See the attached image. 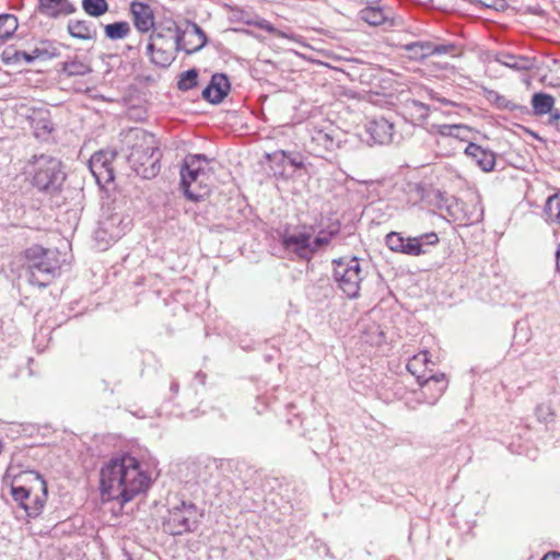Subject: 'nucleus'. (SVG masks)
Masks as SVG:
<instances>
[{
  "label": "nucleus",
  "mask_w": 560,
  "mask_h": 560,
  "mask_svg": "<svg viewBox=\"0 0 560 560\" xmlns=\"http://www.w3.org/2000/svg\"><path fill=\"white\" fill-rule=\"evenodd\" d=\"M150 483L151 477L140 462L130 455L113 457L100 472L102 495L106 500H118L122 504L145 492Z\"/></svg>",
  "instance_id": "1"
},
{
  "label": "nucleus",
  "mask_w": 560,
  "mask_h": 560,
  "mask_svg": "<svg viewBox=\"0 0 560 560\" xmlns=\"http://www.w3.org/2000/svg\"><path fill=\"white\" fill-rule=\"evenodd\" d=\"M27 174L34 187L50 195L58 192L66 179L61 162L48 154L34 155L28 161Z\"/></svg>",
  "instance_id": "2"
},
{
  "label": "nucleus",
  "mask_w": 560,
  "mask_h": 560,
  "mask_svg": "<svg viewBox=\"0 0 560 560\" xmlns=\"http://www.w3.org/2000/svg\"><path fill=\"white\" fill-rule=\"evenodd\" d=\"M137 142L131 147L127 156L128 163L137 175L142 178L155 177L161 168V152L152 135L144 131H136Z\"/></svg>",
  "instance_id": "3"
},
{
  "label": "nucleus",
  "mask_w": 560,
  "mask_h": 560,
  "mask_svg": "<svg viewBox=\"0 0 560 560\" xmlns=\"http://www.w3.org/2000/svg\"><path fill=\"white\" fill-rule=\"evenodd\" d=\"M28 281L42 289L47 288L59 275L60 262L57 252L34 245L25 250Z\"/></svg>",
  "instance_id": "4"
},
{
  "label": "nucleus",
  "mask_w": 560,
  "mask_h": 560,
  "mask_svg": "<svg viewBox=\"0 0 560 560\" xmlns=\"http://www.w3.org/2000/svg\"><path fill=\"white\" fill-rule=\"evenodd\" d=\"M132 220L129 215L115 208L107 207L103 209L102 217L94 231V240L100 249H106L113 242L118 241L130 230Z\"/></svg>",
  "instance_id": "5"
},
{
  "label": "nucleus",
  "mask_w": 560,
  "mask_h": 560,
  "mask_svg": "<svg viewBox=\"0 0 560 560\" xmlns=\"http://www.w3.org/2000/svg\"><path fill=\"white\" fill-rule=\"evenodd\" d=\"M201 516L202 513L195 503L182 500L170 508L168 515L163 522V529L173 536L194 532Z\"/></svg>",
  "instance_id": "6"
},
{
  "label": "nucleus",
  "mask_w": 560,
  "mask_h": 560,
  "mask_svg": "<svg viewBox=\"0 0 560 560\" xmlns=\"http://www.w3.org/2000/svg\"><path fill=\"white\" fill-rule=\"evenodd\" d=\"M334 279L338 288L349 298L359 296L360 283L363 280L360 260L357 257H341L335 259Z\"/></svg>",
  "instance_id": "7"
},
{
  "label": "nucleus",
  "mask_w": 560,
  "mask_h": 560,
  "mask_svg": "<svg viewBox=\"0 0 560 560\" xmlns=\"http://www.w3.org/2000/svg\"><path fill=\"white\" fill-rule=\"evenodd\" d=\"M313 232V226L285 228L280 233V243L287 253L303 260H311L315 255L312 244Z\"/></svg>",
  "instance_id": "8"
},
{
  "label": "nucleus",
  "mask_w": 560,
  "mask_h": 560,
  "mask_svg": "<svg viewBox=\"0 0 560 560\" xmlns=\"http://www.w3.org/2000/svg\"><path fill=\"white\" fill-rule=\"evenodd\" d=\"M311 138V150L316 155L325 152H332L342 142V131L331 121H322L313 125L308 130Z\"/></svg>",
  "instance_id": "9"
},
{
  "label": "nucleus",
  "mask_w": 560,
  "mask_h": 560,
  "mask_svg": "<svg viewBox=\"0 0 560 560\" xmlns=\"http://www.w3.org/2000/svg\"><path fill=\"white\" fill-rule=\"evenodd\" d=\"M167 32L172 33L171 40L174 43L175 48L184 50L187 55L199 51L207 44L206 33L196 23L189 24L184 32H180L173 22L167 27Z\"/></svg>",
  "instance_id": "10"
},
{
  "label": "nucleus",
  "mask_w": 560,
  "mask_h": 560,
  "mask_svg": "<svg viewBox=\"0 0 560 560\" xmlns=\"http://www.w3.org/2000/svg\"><path fill=\"white\" fill-rule=\"evenodd\" d=\"M207 179L206 171L190 172L184 166L180 167V186L189 200L198 201L208 195Z\"/></svg>",
  "instance_id": "11"
},
{
  "label": "nucleus",
  "mask_w": 560,
  "mask_h": 560,
  "mask_svg": "<svg viewBox=\"0 0 560 560\" xmlns=\"http://www.w3.org/2000/svg\"><path fill=\"white\" fill-rule=\"evenodd\" d=\"M115 156L116 152L114 151H100L91 156L89 167L100 185L114 180L115 175L112 163Z\"/></svg>",
  "instance_id": "12"
},
{
  "label": "nucleus",
  "mask_w": 560,
  "mask_h": 560,
  "mask_svg": "<svg viewBox=\"0 0 560 560\" xmlns=\"http://www.w3.org/2000/svg\"><path fill=\"white\" fill-rule=\"evenodd\" d=\"M434 363L429 358L428 351H421L415 354L407 363V370L416 376L417 381L422 380L424 382L425 390L430 389L432 385H436L438 378L433 377Z\"/></svg>",
  "instance_id": "13"
},
{
  "label": "nucleus",
  "mask_w": 560,
  "mask_h": 560,
  "mask_svg": "<svg viewBox=\"0 0 560 560\" xmlns=\"http://www.w3.org/2000/svg\"><path fill=\"white\" fill-rule=\"evenodd\" d=\"M231 83L226 74L214 73L202 91V97L211 104H220L229 94Z\"/></svg>",
  "instance_id": "14"
},
{
  "label": "nucleus",
  "mask_w": 560,
  "mask_h": 560,
  "mask_svg": "<svg viewBox=\"0 0 560 560\" xmlns=\"http://www.w3.org/2000/svg\"><path fill=\"white\" fill-rule=\"evenodd\" d=\"M366 132L374 143L388 144L394 140V124L384 117L375 118L366 125Z\"/></svg>",
  "instance_id": "15"
},
{
  "label": "nucleus",
  "mask_w": 560,
  "mask_h": 560,
  "mask_svg": "<svg viewBox=\"0 0 560 560\" xmlns=\"http://www.w3.org/2000/svg\"><path fill=\"white\" fill-rule=\"evenodd\" d=\"M130 13L139 32L148 33L154 26V14L149 4L135 0L130 4Z\"/></svg>",
  "instance_id": "16"
},
{
  "label": "nucleus",
  "mask_w": 560,
  "mask_h": 560,
  "mask_svg": "<svg viewBox=\"0 0 560 560\" xmlns=\"http://www.w3.org/2000/svg\"><path fill=\"white\" fill-rule=\"evenodd\" d=\"M465 154L485 172H490L495 165V154L482 148L481 145L469 142L465 149Z\"/></svg>",
  "instance_id": "17"
},
{
  "label": "nucleus",
  "mask_w": 560,
  "mask_h": 560,
  "mask_svg": "<svg viewBox=\"0 0 560 560\" xmlns=\"http://www.w3.org/2000/svg\"><path fill=\"white\" fill-rule=\"evenodd\" d=\"M40 13L58 19L75 12L77 8L69 0H38Z\"/></svg>",
  "instance_id": "18"
},
{
  "label": "nucleus",
  "mask_w": 560,
  "mask_h": 560,
  "mask_svg": "<svg viewBox=\"0 0 560 560\" xmlns=\"http://www.w3.org/2000/svg\"><path fill=\"white\" fill-rule=\"evenodd\" d=\"M433 377L438 378L436 385H432L428 390L424 388L423 378L417 381L421 387L420 395L422 400L431 406L436 404L447 388V381L444 373H433Z\"/></svg>",
  "instance_id": "19"
},
{
  "label": "nucleus",
  "mask_w": 560,
  "mask_h": 560,
  "mask_svg": "<svg viewBox=\"0 0 560 560\" xmlns=\"http://www.w3.org/2000/svg\"><path fill=\"white\" fill-rule=\"evenodd\" d=\"M28 475L38 482L42 490V495H36L27 505L24 506V511L28 517L38 516L46 503L47 498V483L44 478L36 471H30Z\"/></svg>",
  "instance_id": "20"
},
{
  "label": "nucleus",
  "mask_w": 560,
  "mask_h": 560,
  "mask_svg": "<svg viewBox=\"0 0 560 560\" xmlns=\"http://www.w3.org/2000/svg\"><path fill=\"white\" fill-rule=\"evenodd\" d=\"M68 32L70 36L78 39H94L97 36V28L91 21L70 20L68 22Z\"/></svg>",
  "instance_id": "21"
},
{
  "label": "nucleus",
  "mask_w": 560,
  "mask_h": 560,
  "mask_svg": "<svg viewBox=\"0 0 560 560\" xmlns=\"http://www.w3.org/2000/svg\"><path fill=\"white\" fill-rule=\"evenodd\" d=\"M497 60L501 65L516 71L530 70L535 67V58L528 56L502 52L498 56Z\"/></svg>",
  "instance_id": "22"
},
{
  "label": "nucleus",
  "mask_w": 560,
  "mask_h": 560,
  "mask_svg": "<svg viewBox=\"0 0 560 560\" xmlns=\"http://www.w3.org/2000/svg\"><path fill=\"white\" fill-rule=\"evenodd\" d=\"M359 15L361 20H363L364 22L372 26L382 25L388 19L384 9L375 4H369L368 7H365L360 11Z\"/></svg>",
  "instance_id": "23"
},
{
  "label": "nucleus",
  "mask_w": 560,
  "mask_h": 560,
  "mask_svg": "<svg viewBox=\"0 0 560 560\" xmlns=\"http://www.w3.org/2000/svg\"><path fill=\"white\" fill-rule=\"evenodd\" d=\"M429 106L416 101L409 100L404 105L405 115L408 116L413 124L423 121L429 116Z\"/></svg>",
  "instance_id": "24"
},
{
  "label": "nucleus",
  "mask_w": 560,
  "mask_h": 560,
  "mask_svg": "<svg viewBox=\"0 0 560 560\" xmlns=\"http://www.w3.org/2000/svg\"><path fill=\"white\" fill-rule=\"evenodd\" d=\"M532 106L536 116H542L551 113V109L555 106V98L548 93L538 92L532 96Z\"/></svg>",
  "instance_id": "25"
},
{
  "label": "nucleus",
  "mask_w": 560,
  "mask_h": 560,
  "mask_svg": "<svg viewBox=\"0 0 560 560\" xmlns=\"http://www.w3.org/2000/svg\"><path fill=\"white\" fill-rule=\"evenodd\" d=\"M34 135L37 138L49 135L54 129V124L47 112H39L31 118Z\"/></svg>",
  "instance_id": "26"
},
{
  "label": "nucleus",
  "mask_w": 560,
  "mask_h": 560,
  "mask_svg": "<svg viewBox=\"0 0 560 560\" xmlns=\"http://www.w3.org/2000/svg\"><path fill=\"white\" fill-rule=\"evenodd\" d=\"M340 232V224L334 223L328 229H323L315 237H312L314 253L316 254L319 248L327 246L331 240Z\"/></svg>",
  "instance_id": "27"
},
{
  "label": "nucleus",
  "mask_w": 560,
  "mask_h": 560,
  "mask_svg": "<svg viewBox=\"0 0 560 560\" xmlns=\"http://www.w3.org/2000/svg\"><path fill=\"white\" fill-rule=\"evenodd\" d=\"M544 215L548 223L560 225V190L546 200Z\"/></svg>",
  "instance_id": "28"
},
{
  "label": "nucleus",
  "mask_w": 560,
  "mask_h": 560,
  "mask_svg": "<svg viewBox=\"0 0 560 560\" xmlns=\"http://www.w3.org/2000/svg\"><path fill=\"white\" fill-rule=\"evenodd\" d=\"M266 156L270 161V168L272 170L273 175L276 177L287 178L288 175L285 174V165L288 152L280 150L273 153H268Z\"/></svg>",
  "instance_id": "29"
},
{
  "label": "nucleus",
  "mask_w": 560,
  "mask_h": 560,
  "mask_svg": "<svg viewBox=\"0 0 560 560\" xmlns=\"http://www.w3.org/2000/svg\"><path fill=\"white\" fill-rule=\"evenodd\" d=\"M61 71L66 73L68 77H80L92 72V68L88 62L83 60L73 59L65 61L62 63Z\"/></svg>",
  "instance_id": "30"
},
{
  "label": "nucleus",
  "mask_w": 560,
  "mask_h": 560,
  "mask_svg": "<svg viewBox=\"0 0 560 560\" xmlns=\"http://www.w3.org/2000/svg\"><path fill=\"white\" fill-rule=\"evenodd\" d=\"M413 59H423L432 56V42H412L404 46Z\"/></svg>",
  "instance_id": "31"
},
{
  "label": "nucleus",
  "mask_w": 560,
  "mask_h": 560,
  "mask_svg": "<svg viewBox=\"0 0 560 560\" xmlns=\"http://www.w3.org/2000/svg\"><path fill=\"white\" fill-rule=\"evenodd\" d=\"M18 19L13 14L0 15V43L9 39L18 30Z\"/></svg>",
  "instance_id": "32"
},
{
  "label": "nucleus",
  "mask_w": 560,
  "mask_h": 560,
  "mask_svg": "<svg viewBox=\"0 0 560 560\" xmlns=\"http://www.w3.org/2000/svg\"><path fill=\"white\" fill-rule=\"evenodd\" d=\"M105 35L112 40L121 39L126 37L130 32V25L128 22L119 21L105 25Z\"/></svg>",
  "instance_id": "33"
},
{
  "label": "nucleus",
  "mask_w": 560,
  "mask_h": 560,
  "mask_svg": "<svg viewBox=\"0 0 560 560\" xmlns=\"http://www.w3.org/2000/svg\"><path fill=\"white\" fill-rule=\"evenodd\" d=\"M198 70L195 68L182 72L177 81V89L186 92L196 88L198 84Z\"/></svg>",
  "instance_id": "34"
},
{
  "label": "nucleus",
  "mask_w": 560,
  "mask_h": 560,
  "mask_svg": "<svg viewBox=\"0 0 560 560\" xmlns=\"http://www.w3.org/2000/svg\"><path fill=\"white\" fill-rule=\"evenodd\" d=\"M82 9L90 16L98 18L108 11L106 0H82Z\"/></svg>",
  "instance_id": "35"
},
{
  "label": "nucleus",
  "mask_w": 560,
  "mask_h": 560,
  "mask_svg": "<svg viewBox=\"0 0 560 560\" xmlns=\"http://www.w3.org/2000/svg\"><path fill=\"white\" fill-rule=\"evenodd\" d=\"M208 162L209 160L205 154H188L184 159L182 166L186 167V170H190V172L206 171L205 166Z\"/></svg>",
  "instance_id": "36"
},
{
  "label": "nucleus",
  "mask_w": 560,
  "mask_h": 560,
  "mask_svg": "<svg viewBox=\"0 0 560 560\" xmlns=\"http://www.w3.org/2000/svg\"><path fill=\"white\" fill-rule=\"evenodd\" d=\"M2 60L7 65L18 63L21 60H24L26 63L32 62V58L28 56V52L9 49L3 51Z\"/></svg>",
  "instance_id": "37"
},
{
  "label": "nucleus",
  "mask_w": 560,
  "mask_h": 560,
  "mask_svg": "<svg viewBox=\"0 0 560 560\" xmlns=\"http://www.w3.org/2000/svg\"><path fill=\"white\" fill-rule=\"evenodd\" d=\"M401 249V254L409 256H420L428 253V249H421L419 247V241H416L415 237H404Z\"/></svg>",
  "instance_id": "38"
},
{
  "label": "nucleus",
  "mask_w": 560,
  "mask_h": 560,
  "mask_svg": "<svg viewBox=\"0 0 560 560\" xmlns=\"http://www.w3.org/2000/svg\"><path fill=\"white\" fill-rule=\"evenodd\" d=\"M11 495L15 502L24 510L30 502V490L23 486H12Z\"/></svg>",
  "instance_id": "39"
},
{
  "label": "nucleus",
  "mask_w": 560,
  "mask_h": 560,
  "mask_svg": "<svg viewBox=\"0 0 560 560\" xmlns=\"http://www.w3.org/2000/svg\"><path fill=\"white\" fill-rule=\"evenodd\" d=\"M386 246L395 253H401L404 236L398 232H389L385 237Z\"/></svg>",
  "instance_id": "40"
},
{
  "label": "nucleus",
  "mask_w": 560,
  "mask_h": 560,
  "mask_svg": "<svg viewBox=\"0 0 560 560\" xmlns=\"http://www.w3.org/2000/svg\"><path fill=\"white\" fill-rule=\"evenodd\" d=\"M174 57L171 52L166 51L162 47H159L155 54L152 56L151 61L160 67H167L173 61Z\"/></svg>",
  "instance_id": "41"
},
{
  "label": "nucleus",
  "mask_w": 560,
  "mask_h": 560,
  "mask_svg": "<svg viewBox=\"0 0 560 560\" xmlns=\"http://www.w3.org/2000/svg\"><path fill=\"white\" fill-rule=\"evenodd\" d=\"M434 55H457V47L453 43L434 44L432 43V56Z\"/></svg>",
  "instance_id": "42"
},
{
  "label": "nucleus",
  "mask_w": 560,
  "mask_h": 560,
  "mask_svg": "<svg viewBox=\"0 0 560 560\" xmlns=\"http://www.w3.org/2000/svg\"><path fill=\"white\" fill-rule=\"evenodd\" d=\"M494 104L500 109H509L511 112L524 109L523 106L513 103L512 101L508 100L505 96L499 95L498 93H494Z\"/></svg>",
  "instance_id": "43"
},
{
  "label": "nucleus",
  "mask_w": 560,
  "mask_h": 560,
  "mask_svg": "<svg viewBox=\"0 0 560 560\" xmlns=\"http://www.w3.org/2000/svg\"><path fill=\"white\" fill-rule=\"evenodd\" d=\"M416 241H419V247L421 249H428L429 246L436 245L439 243V236L435 232L424 233L419 236H415Z\"/></svg>",
  "instance_id": "44"
},
{
  "label": "nucleus",
  "mask_w": 560,
  "mask_h": 560,
  "mask_svg": "<svg viewBox=\"0 0 560 560\" xmlns=\"http://www.w3.org/2000/svg\"><path fill=\"white\" fill-rule=\"evenodd\" d=\"M38 46L43 51V60L52 59L60 55L59 49L48 40L40 42Z\"/></svg>",
  "instance_id": "45"
},
{
  "label": "nucleus",
  "mask_w": 560,
  "mask_h": 560,
  "mask_svg": "<svg viewBox=\"0 0 560 560\" xmlns=\"http://www.w3.org/2000/svg\"><path fill=\"white\" fill-rule=\"evenodd\" d=\"M465 129L462 125H439L438 132L442 136L459 137V132Z\"/></svg>",
  "instance_id": "46"
},
{
  "label": "nucleus",
  "mask_w": 560,
  "mask_h": 560,
  "mask_svg": "<svg viewBox=\"0 0 560 560\" xmlns=\"http://www.w3.org/2000/svg\"><path fill=\"white\" fill-rule=\"evenodd\" d=\"M436 198L439 199L438 208L440 210L445 208L450 215H454L453 211H452V208H453L454 205H456V200L454 198H451V199L444 198L441 192L436 194Z\"/></svg>",
  "instance_id": "47"
},
{
  "label": "nucleus",
  "mask_w": 560,
  "mask_h": 560,
  "mask_svg": "<svg viewBox=\"0 0 560 560\" xmlns=\"http://www.w3.org/2000/svg\"><path fill=\"white\" fill-rule=\"evenodd\" d=\"M535 415L540 422H548L549 418L552 417L551 409L547 405H538L535 409Z\"/></svg>",
  "instance_id": "48"
},
{
  "label": "nucleus",
  "mask_w": 560,
  "mask_h": 560,
  "mask_svg": "<svg viewBox=\"0 0 560 560\" xmlns=\"http://www.w3.org/2000/svg\"><path fill=\"white\" fill-rule=\"evenodd\" d=\"M480 4L497 11H503L508 8V0H480Z\"/></svg>",
  "instance_id": "49"
},
{
  "label": "nucleus",
  "mask_w": 560,
  "mask_h": 560,
  "mask_svg": "<svg viewBox=\"0 0 560 560\" xmlns=\"http://www.w3.org/2000/svg\"><path fill=\"white\" fill-rule=\"evenodd\" d=\"M164 36L162 33L158 32V31H153V33L150 35V43L147 45V54L152 58V56L155 54L156 51V40L159 39H163Z\"/></svg>",
  "instance_id": "50"
},
{
  "label": "nucleus",
  "mask_w": 560,
  "mask_h": 560,
  "mask_svg": "<svg viewBox=\"0 0 560 560\" xmlns=\"http://www.w3.org/2000/svg\"><path fill=\"white\" fill-rule=\"evenodd\" d=\"M287 164H290L296 170L304 167V162L299 153L288 152Z\"/></svg>",
  "instance_id": "51"
},
{
  "label": "nucleus",
  "mask_w": 560,
  "mask_h": 560,
  "mask_svg": "<svg viewBox=\"0 0 560 560\" xmlns=\"http://www.w3.org/2000/svg\"><path fill=\"white\" fill-rule=\"evenodd\" d=\"M548 114H549V122L551 125H559L560 124V109L552 108L551 113H548Z\"/></svg>",
  "instance_id": "52"
},
{
  "label": "nucleus",
  "mask_w": 560,
  "mask_h": 560,
  "mask_svg": "<svg viewBox=\"0 0 560 560\" xmlns=\"http://www.w3.org/2000/svg\"><path fill=\"white\" fill-rule=\"evenodd\" d=\"M42 54H43V51H40L39 46H36V47L32 50V52H28V56H31V58H32V62H33V61H34V60H36V59H42V60H43V55H42Z\"/></svg>",
  "instance_id": "53"
},
{
  "label": "nucleus",
  "mask_w": 560,
  "mask_h": 560,
  "mask_svg": "<svg viewBox=\"0 0 560 560\" xmlns=\"http://www.w3.org/2000/svg\"><path fill=\"white\" fill-rule=\"evenodd\" d=\"M42 54H43V51H40L39 46H36V47L32 50V52H28V56H31V58H32V62H33V61H34V60H36V59H42V60H43V55H42Z\"/></svg>",
  "instance_id": "54"
},
{
  "label": "nucleus",
  "mask_w": 560,
  "mask_h": 560,
  "mask_svg": "<svg viewBox=\"0 0 560 560\" xmlns=\"http://www.w3.org/2000/svg\"><path fill=\"white\" fill-rule=\"evenodd\" d=\"M541 560H560V553L558 552H550L544 556Z\"/></svg>",
  "instance_id": "55"
},
{
  "label": "nucleus",
  "mask_w": 560,
  "mask_h": 560,
  "mask_svg": "<svg viewBox=\"0 0 560 560\" xmlns=\"http://www.w3.org/2000/svg\"><path fill=\"white\" fill-rule=\"evenodd\" d=\"M557 270L560 272V244L556 253Z\"/></svg>",
  "instance_id": "56"
},
{
  "label": "nucleus",
  "mask_w": 560,
  "mask_h": 560,
  "mask_svg": "<svg viewBox=\"0 0 560 560\" xmlns=\"http://www.w3.org/2000/svg\"><path fill=\"white\" fill-rule=\"evenodd\" d=\"M178 388H179V384H178L177 382H173V383L171 384L170 389H171V392H173L174 394H176V393L178 392Z\"/></svg>",
  "instance_id": "57"
},
{
  "label": "nucleus",
  "mask_w": 560,
  "mask_h": 560,
  "mask_svg": "<svg viewBox=\"0 0 560 560\" xmlns=\"http://www.w3.org/2000/svg\"><path fill=\"white\" fill-rule=\"evenodd\" d=\"M196 377L200 381L201 384H205L206 375L203 373H197Z\"/></svg>",
  "instance_id": "58"
},
{
  "label": "nucleus",
  "mask_w": 560,
  "mask_h": 560,
  "mask_svg": "<svg viewBox=\"0 0 560 560\" xmlns=\"http://www.w3.org/2000/svg\"><path fill=\"white\" fill-rule=\"evenodd\" d=\"M359 2H366L368 4H377L380 0H358Z\"/></svg>",
  "instance_id": "59"
},
{
  "label": "nucleus",
  "mask_w": 560,
  "mask_h": 560,
  "mask_svg": "<svg viewBox=\"0 0 560 560\" xmlns=\"http://www.w3.org/2000/svg\"><path fill=\"white\" fill-rule=\"evenodd\" d=\"M127 49H128V50H131V49H132V46L128 45V46H127Z\"/></svg>",
  "instance_id": "60"
}]
</instances>
